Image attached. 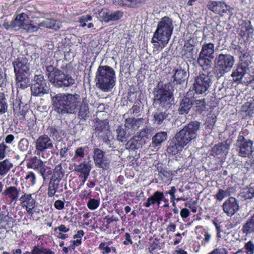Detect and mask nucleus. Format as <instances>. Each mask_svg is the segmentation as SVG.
Listing matches in <instances>:
<instances>
[{"label":"nucleus","mask_w":254,"mask_h":254,"mask_svg":"<svg viewBox=\"0 0 254 254\" xmlns=\"http://www.w3.org/2000/svg\"><path fill=\"white\" fill-rule=\"evenodd\" d=\"M22 179V184L26 188H30L34 186L36 183V176L32 171L24 172Z\"/></svg>","instance_id":"7c9ffc66"},{"label":"nucleus","mask_w":254,"mask_h":254,"mask_svg":"<svg viewBox=\"0 0 254 254\" xmlns=\"http://www.w3.org/2000/svg\"><path fill=\"white\" fill-rule=\"evenodd\" d=\"M249 64H243V63H239L236 69L234 70L231 74L233 79L235 81H241L248 69Z\"/></svg>","instance_id":"cd10ccee"},{"label":"nucleus","mask_w":254,"mask_h":254,"mask_svg":"<svg viewBox=\"0 0 254 254\" xmlns=\"http://www.w3.org/2000/svg\"><path fill=\"white\" fill-rule=\"evenodd\" d=\"M60 182L55 179L51 178L48 190V195L49 197H52L55 194L59 187Z\"/></svg>","instance_id":"79ce46f5"},{"label":"nucleus","mask_w":254,"mask_h":254,"mask_svg":"<svg viewBox=\"0 0 254 254\" xmlns=\"http://www.w3.org/2000/svg\"><path fill=\"white\" fill-rule=\"evenodd\" d=\"M241 112L245 117H252L254 115V102L247 101L241 108Z\"/></svg>","instance_id":"c9c22d12"},{"label":"nucleus","mask_w":254,"mask_h":254,"mask_svg":"<svg viewBox=\"0 0 254 254\" xmlns=\"http://www.w3.org/2000/svg\"><path fill=\"white\" fill-rule=\"evenodd\" d=\"M27 166L28 168L37 171L42 176L44 180L52 173L51 168L46 166L41 159H38L36 156L31 158L29 160Z\"/></svg>","instance_id":"2eb2a0df"},{"label":"nucleus","mask_w":254,"mask_h":254,"mask_svg":"<svg viewBox=\"0 0 254 254\" xmlns=\"http://www.w3.org/2000/svg\"><path fill=\"white\" fill-rule=\"evenodd\" d=\"M95 132L101 137L104 143L111 145L112 139V132L110 130L109 121L107 119L97 121Z\"/></svg>","instance_id":"4468645a"},{"label":"nucleus","mask_w":254,"mask_h":254,"mask_svg":"<svg viewBox=\"0 0 254 254\" xmlns=\"http://www.w3.org/2000/svg\"><path fill=\"white\" fill-rule=\"evenodd\" d=\"M167 85H158L154 89L153 103L158 104L159 107H165L171 104L170 100L173 98V93L169 89H167Z\"/></svg>","instance_id":"9d476101"},{"label":"nucleus","mask_w":254,"mask_h":254,"mask_svg":"<svg viewBox=\"0 0 254 254\" xmlns=\"http://www.w3.org/2000/svg\"><path fill=\"white\" fill-rule=\"evenodd\" d=\"M173 71L174 73L172 76L173 81L177 84L184 83L187 79V72L181 67L173 70Z\"/></svg>","instance_id":"c85d7f7f"},{"label":"nucleus","mask_w":254,"mask_h":254,"mask_svg":"<svg viewBox=\"0 0 254 254\" xmlns=\"http://www.w3.org/2000/svg\"><path fill=\"white\" fill-rule=\"evenodd\" d=\"M28 18V16L25 13H21L18 14L15 18L12 20L16 29H19L23 28L26 23L25 22L26 19Z\"/></svg>","instance_id":"ea45409f"},{"label":"nucleus","mask_w":254,"mask_h":254,"mask_svg":"<svg viewBox=\"0 0 254 254\" xmlns=\"http://www.w3.org/2000/svg\"><path fill=\"white\" fill-rule=\"evenodd\" d=\"M173 29L172 20L168 16L162 17L158 23L151 42L155 47L164 48L168 43Z\"/></svg>","instance_id":"20e7f679"},{"label":"nucleus","mask_w":254,"mask_h":254,"mask_svg":"<svg viewBox=\"0 0 254 254\" xmlns=\"http://www.w3.org/2000/svg\"><path fill=\"white\" fill-rule=\"evenodd\" d=\"M144 0H113L114 4L131 8L139 7Z\"/></svg>","instance_id":"a878e982"},{"label":"nucleus","mask_w":254,"mask_h":254,"mask_svg":"<svg viewBox=\"0 0 254 254\" xmlns=\"http://www.w3.org/2000/svg\"><path fill=\"white\" fill-rule=\"evenodd\" d=\"M80 100V96L77 94H58L52 98L55 110L62 115L74 113Z\"/></svg>","instance_id":"7ed1b4c3"},{"label":"nucleus","mask_w":254,"mask_h":254,"mask_svg":"<svg viewBox=\"0 0 254 254\" xmlns=\"http://www.w3.org/2000/svg\"><path fill=\"white\" fill-rule=\"evenodd\" d=\"M200 125V123L197 121H191L185 125L169 140L167 153L172 155L180 153L190 142L196 137Z\"/></svg>","instance_id":"f257e3e1"},{"label":"nucleus","mask_w":254,"mask_h":254,"mask_svg":"<svg viewBox=\"0 0 254 254\" xmlns=\"http://www.w3.org/2000/svg\"><path fill=\"white\" fill-rule=\"evenodd\" d=\"M92 17L90 15H82L79 17L78 22L81 27H84L87 25L86 22L91 21Z\"/></svg>","instance_id":"13d9d810"},{"label":"nucleus","mask_w":254,"mask_h":254,"mask_svg":"<svg viewBox=\"0 0 254 254\" xmlns=\"http://www.w3.org/2000/svg\"><path fill=\"white\" fill-rule=\"evenodd\" d=\"M69 151V147L64 145L60 150V155L61 158H66L67 156V152Z\"/></svg>","instance_id":"338daca9"},{"label":"nucleus","mask_w":254,"mask_h":254,"mask_svg":"<svg viewBox=\"0 0 254 254\" xmlns=\"http://www.w3.org/2000/svg\"><path fill=\"white\" fill-rule=\"evenodd\" d=\"M167 133L166 131H161L156 133L152 137V147L159 148L161 144L167 139Z\"/></svg>","instance_id":"2f4dec72"},{"label":"nucleus","mask_w":254,"mask_h":254,"mask_svg":"<svg viewBox=\"0 0 254 254\" xmlns=\"http://www.w3.org/2000/svg\"><path fill=\"white\" fill-rule=\"evenodd\" d=\"M40 27L39 25L38 26H36L31 23L27 22L22 29L26 31L28 33H33L37 32Z\"/></svg>","instance_id":"603ef678"},{"label":"nucleus","mask_w":254,"mask_h":254,"mask_svg":"<svg viewBox=\"0 0 254 254\" xmlns=\"http://www.w3.org/2000/svg\"><path fill=\"white\" fill-rule=\"evenodd\" d=\"M205 99H193L192 109L196 114H201L206 109Z\"/></svg>","instance_id":"58836bf2"},{"label":"nucleus","mask_w":254,"mask_h":254,"mask_svg":"<svg viewBox=\"0 0 254 254\" xmlns=\"http://www.w3.org/2000/svg\"><path fill=\"white\" fill-rule=\"evenodd\" d=\"M88 149L87 146L77 147L74 151L73 159L80 161L84 159Z\"/></svg>","instance_id":"c03bdc74"},{"label":"nucleus","mask_w":254,"mask_h":254,"mask_svg":"<svg viewBox=\"0 0 254 254\" xmlns=\"http://www.w3.org/2000/svg\"><path fill=\"white\" fill-rule=\"evenodd\" d=\"M70 64L65 63L62 64L60 69L52 65L45 66V73L49 81L56 87L59 88L68 87L75 83V79L66 70L70 68Z\"/></svg>","instance_id":"f03ea898"},{"label":"nucleus","mask_w":254,"mask_h":254,"mask_svg":"<svg viewBox=\"0 0 254 254\" xmlns=\"http://www.w3.org/2000/svg\"><path fill=\"white\" fill-rule=\"evenodd\" d=\"M253 141L240 134L238 135L236 142V148L238 152V155L242 157H250L253 150Z\"/></svg>","instance_id":"f8f14e48"},{"label":"nucleus","mask_w":254,"mask_h":254,"mask_svg":"<svg viewBox=\"0 0 254 254\" xmlns=\"http://www.w3.org/2000/svg\"><path fill=\"white\" fill-rule=\"evenodd\" d=\"M128 143L129 145V147L132 149H136L139 148V144L138 141L134 139H130L128 141Z\"/></svg>","instance_id":"774afa93"},{"label":"nucleus","mask_w":254,"mask_h":254,"mask_svg":"<svg viewBox=\"0 0 254 254\" xmlns=\"http://www.w3.org/2000/svg\"><path fill=\"white\" fill-rule=\"evenodd\" d=\"M5 100L4 94L0 92V114L4 113L6 111L7 106Z\"/></svg>","instance_id":"864d4df0"},{"label":"nucleus","mask_w":254,"mask_h":254,"mask_svg":"<svg viewBox=\"0 0 254 254\" xmlns=\"http://www.w3.org/2000/svg\"><path fill=\"white\" fill-rule=\"evenodd\" d=\"M246 249V253L247 254H254V245L251 241L247 243L245 245Z\"/></svg>","instance_id":"680f3d73"},{"label":"nucleus","mask_w":254,"mask_h":254,"mask_svg":"<svg viewBox=\"0 0 254 254\" xmlns=\"http://www.w3.org/2000/svg\"><path fill=\"white\" fill-rule=\"evenodd\" d=\"M225 145L223 143L215 144L212 148V151L214 156L222 155L224 151Z\"/></svg>","instance_id":"de8ad7c7"},{"label":"nucleus","mask_w":254,"mask_h":254,"mask_svg":"<svg viewBox=\"0 0 254 254\" xmlns=\"http://www.w3.org/2000/svg\"><path fill=\"white\" fill-rule=\"evenodd\" d=\"M226 196H227L226 195L225 191L222 189H220L215 195V197L217 200L221 201Z\"/></svg>","instance_id":"69168bd1"},{"label":"nucleus","mask_w":254,"mask_h":254,"mask_svg":"<svg viewBox=\"0 0 254 254\" xmlns=\"http://www.w3.org/2000/svg\"><path fill=\"white\" fill-rule=\"evenodd\" d=\"M253 26L250 21H244L240 25V35L242 37H249L253 33Z\"/></svg>","instance_id":"473e14b6"},{"label":"nucleus","mask_w":254,"mask_h":254,"mask_svg":"<svg viewBox=\"0 0 254 254\" xmlns=\"http://www.w3.org/2000/svg\"><path fill=\"white\" fill-rule=\"evenodd\" d=\"M210 69L202 68V71L195 77L193 88L196 94L204 93L210 86L212 76Z\"/></svg>","instance_id":"1a4fd4ad"},{"label":"nucleus","mask_w":254,"mask_h":254,"mask_svg":"<svg viewBox=\"0 0 254 254\" xmlns=\"http://www.w3.org/2000/svg\"><path fill=\"white\" fill-rule=\"evenodd\" d=\"M116 74L113 68L109 65H100L96 73V87L103 92L110 91L116 84Z\"/></svg>","instance_id":"39448f33"},{"label":"nucleus","mask_w":254,"mask_h":254,"mask_svg":"<svg viewBox=\"0 0 254 254\" xmlns=\"http://www.w3.org/2000/svg\"><path fill=\"white\" fill-rule=\"evenodd\" d=\"M123 16V13L120 11L117 10L114 12H110L109 22L111 21H117L120 19Z\"/></svg>","instance_id":"5fc2aeb1"},{"label":"nucleus","mask_w":254,"mask_h":254,"mask_svg":"<svg viewBox=\"0 0 254 254\" xmlns=\"http://www.w3.org/2000/svg\"><path fill=\"white\" fill-rule=\"evenodd\" d=\"M216 116L214 114H209L207 116L204 123L206 129H212L216 122Z\"/></svg>","instance_id":"a18cd8bd"},{"label":"nucleus","mask_w":254,"mask_h":254,"mask_svg":"<svg viewBox=\"0 0 254 254\" xmlns=\"http://www.w3.org/2000/svg\"><path fill=\"white\" fill-rule=\"evenodd\" d=\"M207 7L210 10L221 16H223L228 10L226 4L221 1H209Z\"/></svg>","instance_id":"5701e85b"},{"label":"nucleus","mask_w":254,"mask_h":254,"mask_svg":"<svg viewBox=\"0 0 254 254\" xmlns=\"http://www.w3.org/2000/svg\"><path fill=\"white\" fill-rule=\"evenodd\" d=\"M53 145L50 137L46 134L40 136L35 142V147L37 154L44 151L47 149L53 148Z\"/></svg>","instance_id":"6ab92c4d"},{"label":"nucleus","mask_w":254,"mask_h":254,"mask_svg":"<svg viewBox=\"0 0 254 254\" xmlns=\"http://www.w3.org/2000/svg\"><path fill=\"white\" fill-rule=\"evenodd\" d=\"M13 111L16 120H17V122H18L19 121L20 122L22 123L25 120L26 112L24 111L23 110L16 112V110L15 108L13 109Z\"/></svg>","instance_id":"6e6d98bb"},{"label":"nucleus","mask_w":254,"mask_h":254,"mask_svg":"<svg viewBox=\"0 0 254 254\" xmlns=\"http://www.w3.org/2000/svg\"><path fill=\"white\" fill-rule=\"evenodd\" d=\"M235 62L234 58L230 54H220L215 58V67L221 76L230 71Z\"/></svg>","instance_id":"9b49d317"},{"label":"nucleus","mask_w":254,"mask_h":254,"mask_svg":"<svg viewBox=\"0 0 254 254\" xmlns=\"http://www.w3.org/2000/svg\"><path fill=\"white\" fill-rule=\"evenodd\" d=\"M88 103L89 100L85 97L82 98L81 102L79 105L77 117L80 121H86L90 115Z\"/></svg>","instance_id":"4be33fe9"},{"label":"nucleus","mask_w":254,"mask_h":254,"mask_svg":"<svg viewBox=\"0 0 254 254\" xmlns=\"http://www.w3.org/2000/svg\"><path fill=\"white\" fill-rule=\"evenodd\" d=\"M9 147L7 146L4 142L0 144V160L3 159L5 157V153L8 151Z\"/></svg>","instance_id":"052dcab7"},{"label":"nucleus","mask_w":254,"mask_h":254,"mask_svg":"<svg viewBox=\"0 0 254 254\" xmlns=\"http://www.w3.org/2000/svg\"><path fill=\"white\" fill-rule=\"evenodd\" d=\"M144 121V119L142 118H128L125 121V127L133 134L139 127L142 126Z\"/></svg>","instance_id":"412c9836"},{"label":"nucleus","mask_w":254,"mask_h":254,"mask_svg":"<svg viewBox=\"0 0 254 254\" xmlns=\"http://www.w3.org/2000/svg\"><path fill=\"white\" fill-rule=\"evenodd\" d=\"M82 200L87 202V206H99L100 205L99 199L88 198L87 196H84Z\"/></svg>","instance_id":"8fccbe9b"},{"label":"nucleus","mask_w":254,"mask_h":254,"mask_svg":"<svg viewBox=\"0 0 254 254\" xmlns=\"http://www.w3.org/2000/svg\"><path fill=\"white\" fill-rule=\"evenodd\" d=\"M36 195L34 193L23 194L19 199L22 206H35Z\"/></svg>","instance_id":"c756f323"},{"label":"nucleus","mask_w":254,"mask_h":254,"mask_svg":"<svg viewBox=\"0 0 254 254\" xmlns=\"http://www.w3.org/2000/svg\"><path fill=\"white\" fill-rule=\"evenodd\" d=\"M93 153V160L95 165L103 170H107L109 163L105 157V152L97 148L94 149Z\"/></svg>","instance_id":"aec40b11"},{"label":"nucleus","mask_w":254,"mask_h":254,"mask_svg":"<svg viewBox=\"0 0 254 254\" xmlns=\"http://www.w3.org/2000/svg\"><path fill=\"white\" fill-rule=\"evenodd\" d=\"M193 99L184 97L180 102L178 112L181 115L188 114L192 108Z\"/></svg>","instance_id":"bb28decb"},{"label":"nucleus","mask_w":254,"mask_h":254,"mask_svg":"<svg viewBox=\"0 0 254 254\" xmlns=\"http://www.w3.org/2000/svg\"><path fill=\"white\" fill-rule=\"evenodd\" d=\"M152 130V127L146 126L140 130L139 132L138 136L141 139H148L150 137Z\"/></svg>","instance_id":"49530a36"},{"label":"nucleus","mask_w":254,"mask_h":254,"mask_svg":"<svg viewBox=\"0 0 254 254\" xmlns=\"http://www.w3.org/2000/svg\"><path fill=\"white\" fill-rule=\"evenodd\" d=\"M64 173L62 164H58L55 167L51 178L61 181L64 175Z\"/></svg>","instance_id":"37998d69"},{"label":"nucleus","mask_w":254,"mask_h":254,"mask_svg":"<svg viewBox=\"0 0 254 254\" xmlns=\"http://www.w3.org/2000/svg\"><path fill=\"white\" fill-rule=\"evenodd\" d=\"M242 231L246 235L254 233V214L243 225Z\"/></svg>","instance_id":"a19ab883"},{"label":"nucleus","mask_w":254,"mask_h":254,"mask_svg":"<svg viewBox=\"0 0 254 254\" xmlns=\"http://www.w3.org/2000/svg\"><path fill=\"white\" fill-rule=\"evenodd\" d=\"M98 18L102 21L105 22H109L110 12L106 8H102L101 10L99 11Z\"/></svg>","instance_id":"09e8293b"},{"label":"nucleus","mask_w":254,"mask_h":254,"mask_svg":"<svg viewBox=\"0 0 254 254\" xmlns=\"http://www.w3.org/2000/svg\"><path fill=\"white\" fill-rule=\"evenodd\" d=\"M171 114L165 107H158L152 114V122L156 126L164 125L170 119Z\"/></svg>","instance_id":"dca6fc26"},{"label":"nucleus","mask_w":254,"mask_h":254,"mask_svg":"<svg viewBox=\"0 0 254 254\" xmlns=\"http://www.w3.org/2000/svg\"><path fill=\"white\" fill-rule=\"evenodd\" d=\"M177 190L175 186H172L168 191L162 192L158 190L155 191L153 194L148 198L145 206H150L151 205H162V206H169L170 202L172 203L173 206H175V195Z\"/></svg>","instance_id":"0eeeda50"},{"label":"nucleus","mask_w":254,"mask_h":254,"mask_svg":"<svg viewBox=\"0 0 254 254\" xmlns=\"http://www.w3.org/2000/svg\"><path fill=\"white\" fill-rule=\"evenodd\" d=\"M91 169V165L88 162L85 161H84L83 162L81 163L75 167V172L80 173L83 175L82 176H79V177L81 178L83 177V183H84L87 180L88 176H89Z\"/></svg>","instance_id":"b1692460"},{"label":"nucleus","mask_w":254,"mask_h":254,"mask_svg":"<svg viewBox=\"0 0 254 254\" xmlns=\"http://www.w3.org/2000/svg\"><path fill=\"white\" fill-rule=\"evenodd\" d=\"M16 84L20 88L24 89L28 86L30 66L28 60L24 57H18L12 62Z\"/></svg>","instance_id":"423d86ee"},{"label":"nucleus","mask_w":254,"mask_h":254,"mask_svg":"<svg viewBox=\"0 0 254 254\" xmlns=\"http://www.w3.org/2000/svg\"><path fill=\"white\" fill-rule=\"evenodd\" d=\"M39 26L58 30L60 29L59 22L53 18H47L39 23Z\"/></svg>","instance_id":"e433bc0d"},{"label":"nucleus","mask_w":254,"mask_h":254,"mask_svg":"<svg viewBox=\"0 0 254 254\" xmlns=\"http://www.w3.org/2000/svg\"><path fill=\"white\" fill-rule=\"evenodd\" d=\"M158 174L155 178L156 182L159 184L170 183L173 176L171 171L168 170L167 168L162 166H157Z\"/></svg>","instance_id":"a211bd4d"},{"label":"nucleus","mask_w":254,"mask_h":254,"mask_svg":"<svg viewBox=\"0 0 254 254\" xmlns=\"http://www.w3.org/2000/svg\"><path fill=\"white\" fill-rule=\"evenodd\" d=\"M250 54L246 52L245 51L243 53L241 54L239 56L240 59V63H243V64H249L248 62H247V60L249 59V57Z\"/></svg>","instance_id":"e2e57ef3"},{"label":"nucleus","mask_w":254,"mask_h":254,"mask_svg":"<svg viewBox=\"0 0 254 254\" xmlns=\"http://www.w3.org/2000/svg\"><path fill=\"white\" fill-rule=\"evenodd\" d=\"M13 167V165L9 159L0 161V176L1 177L5 176Z\"/></svg>","instance_id":"4c0bfd02"},{"label":"nucleus","mask_w":254,"mask_h":254,"mask_svg":"<svg viewBox=\"0 0 254 254\" xmlns=\"http://www.w3.org/2000/svg\"><path fill=\"white\" fill-rule=\"evenodd\" d=\"M194 46L189 42L185 44L183 50L182 58L189 62L195 60L196 53H194Z\"/></svg>","instance_id":"393cba45"},{"label":"nucleus","mask_w":254,"mask_h":254,"mask_svg":"<svg viewBox=\"0 0 254 254\" xmlns=\"http://www.w3.org/2000/svg\"><path fill=\"white\" fill-rule=\"evenodd\" d=\"M20 190L16 186L6 187L3 191H2L1 196L3 202L6 204H15L19 200Z\"/></svg>","instance_id":"f3484780"},{"label":"nucleus","mask_w":254,"mask_h":254,"mask_svg":"<svg viewBox=\"0 0 254 254\" xmlns=\"http://www.w3.org/2000/svg\"><path fill=\"white\" fill-rule=\"evenodd\" d=\"M117 139L121 142H126L128 139H129L132 133H131L129 130H128V128L123 127L122 126H119L117 129Z\"/></svg>","instance_id":"f704fd0d"},{"label":"nucleus","mask_w":254,"mask_h":254,"mask_svg":"<svg viewBox=\"0 0 254 254\" xmlns=\"http://www.w3.org/2000/svg\"><path fill=\"white\" fill-rule=\"evenodd\" d=\"M29 146V141L27 138H21L18 143V148L21 151H26Z\"/></svg>","instance_id":"3c124183"},{"label":"nucleus","mask_w":254,"mask_h":254,"mask_svg":"<svg viewBox=\"0 0 254 254\" xmlns=\"http://www.w3.org/2000/svg\"><path fill=\"white\" fill-rule=\"evenodd\" d=\"M239 207H236V209L234 207H222L224 211L229 216H231L234 215L236 211L238 210Z\"/></svg>","instance_id":"0e129e2a"},{"label":"nucleus","mask_w":254,"mask_h":254,"mask_svg":"<svg viewBox=\"0 0 254 254\" xmlns=\"http://www.w3.org/2000/svg\"><path fill=\"white\" fill-rule=\"evenodd\" d=\"M31 254H53V253L43 248L36 246L34 248Z\"/></svg>","instance_id":"4d7b16f0"},{"label":"nucleus","mask_w":254,"mask_h":254,"mask_svg":"<svg viewBox=\"0 0 254 254\" xmlns=\"http://www.w3.org/2000/svg\"><path fill=\"white\" fill-rule=\"evenodd\" d=\"M32 94L34 96H41L49 92L46 80L42 74L35 75L31 86Z\"/></svg>","instance_id":"ddd939ff"},{"label":"nucleus","mask_w":254,"mask_h":254,"mask_svg":"<svg viewBox=\"0 0 254 254\" xmlns=\"http://www.w3.org/2000/svg\"><path fill=\"white\" fill-rule=\"evenodd\" d=\"M214 53V44L211 42L204 43L202 45L196 63L203 69H211Z\"/></svg>","instance_id":"6e6552de"},{"label":"nucleus","mask_w":254,"mask_h":254,"mask_svg":"<svg viewBox=\"0 0 254 254\" xmlns=\"http://www.w3.org/2000/svg\"><path fill=\"white\" fill-rule=\"evenodd\" d=\"M49 135L54 140L57 141H60L62 140L63 136L64 135V132L60 127L55 126L49 127L47 129Z\"/></svg>","instance_id":"72a5a7b5"},{"label":"nucleus","mask_w":254,"mask_h":254,"mask_svg":"<svg viewBox=\"0 0 254 254\" xmlns=\"http://www.w3.org/2000/svg\"><path fill=\"white\" fill-rule=\"evenodd\" d=\"M222 206L234 207L239 206L237 204V201L236 198L233 197H230L224 202Z\"/></svg>","instance_id":"bf43d9fd"}]
</instances>
